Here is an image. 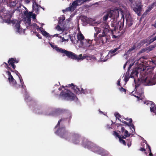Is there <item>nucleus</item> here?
Returning a JSON list of instances; mask_svg holds the SVG:
<instances>
[{
  "mask_svg": "<svg viewBox=\"0 0 156 156\" xmlns=\"http://www.w3.org/2000/svg\"><path fill=\"white\" fill-rule=\"evenodd\" d=\"M55 133L67 140H71L72 143L74 144H79L81 139L80 136L77 133H69L66 130L65 127H59Z\"/></svg>",
  "mask_w": 156,
  "mask_h": 156,
  "instance_id": "nucleus-1",
  "label": "nucleus"
},
{
  "mask_svg": "<svg viewBox=\"0 0 156 156\" xmlns=\"http://www.w3.org/2000/svg\"><path fill=\"white\" fill-rule=\"evenodd\" d=\"M69 58L76 60L79 61L80 60H83L86 59L87 60H91L94 59V57L92 55H87L86 54H84L83 56L81 54L78 56L75 53L71 52Z\"/></svg>",
  "mask_w": 156,
  "mask_h": 156,
  "instance_id": "nucleus-2",
  "label": "nucleus"
},
{
  "mask_svg": "<svg viewBox=\"0 0 156 156\" xmlns=\"http://www.w3.org/2000/svg\"><path fill=\"white\" fill-rule=\"evenodd\" d=\"M12 17V16L11 15L9 19L5 20V22L8 24L12 23L14 29L15 30L16 32L20 33L22 31L20 28V21L16 19L11 20L10 18Z\"/></svg>",
  "mask_w": 156,
  "mask_h": 156,
  "instance_id": "nucleus-3",
  "label": "nucleus"
},
{
  "mask_svg": "<svg viewBox=\"0 0 156 156\" xmlns=\"http://www.w3.org/2000/svg\"><path fill=\"white\" fill-rule=\"evenodd\" d=\"M59 96L63 99L68 101H72L77 99L76 96L73 93L68 90L65 93L61 92Z\"/></svg>",
  "mask_w": 156,
  "mask_h": 156,
  "instance_id": "nucleus-4",
  "label": "nucleus"
},
{
  "mask_svg": "<svg viewBox=\"0 0 156 156\" xmlns=\"http://www.w3.org/2000/svg\"><path fill=\"white\" fill-rule=\"evenodd\" d=\"M62 114H67L69 116L70 118L71 117V113L68 110L60 108L56 109L52 111L48 114V115L57 116Z\"/></svg>",
  "mask_w": 156,
  "mask_h": 156,
  "instance_id": "nucleus-5",
  "label": "nucleus"
},
{
  "mask_svg": "<svg viewBox=\"0 0 156 156\" xmlns=\"http://www.w3.org/2000/svg\"><path fill=\"white\" fill-rule=\"evenodd\" d=\"M66 87H71V88L74 90V92L77 94H79L82 93L86 94L88 93L89 90L87 89H83L82 88H78L76 86L74 85L73 83L69 84Z\"/></svg>",
  "mask_w": 156,
  "mask_h": 156,
  "instance_id": "nucleus-6",
  "label": "nucleus"
},
{
  "mask_svg": "<svg viewBox=\"0 0 156 156\" xmlns=\"http://www.w3.org/2000/svg\"><path fill=\"white\" fill-rule=\"evenodd\" d=\"M83 145L84 147L87 148L89 149H91L92 151L96 153H97L100 147L89 141H87L86 143L83 142Z\"/></svg>",
  "mask_w": 156,
  "mask_h": 156,
  "instance_id": "nucleus-7",
  "label": "nucleus"
},
{
  "mask_svg": "<svg viewBox=\"0 0 156 156\" xmlns=\"http://www.w3.org/2000/svg\"><path fill=\"white\" fill-rule=\"evenodd\" d=\"M106 31L107 30H104L102 34H100L98 36L99 42L103 44L108 41L110 38V36L106 33Z\"/></svg>",
  "mask_w": 156,
  "mask_h": 156,
  "instance_id": "nucleus-8",
  "label": "nucleus"
},
{
  "mask_svg": "<svg viewBox=\"0 0 156 156\" xmlns=\"http://www.w3.org/2000/svg\"><path fill=\"white\" fill-rule=\"evenodd\" d=\"M141 82L145 85H151L156 83V77L154 76L151 78L149 77H143L141 79Z\"/></svg>",
  "mask_w": 156,
  "mask_h": 156,
  "instance_id": "nucleus-9",
  "label": "nucleus"
},
{
  "mask_svg": "<svg viewBox=\"0 0 156 156\" xmlns=\"http://www.w3.org/2000/svg\"><path fill=\"white\" fill-rule=\"evenodd\" d=\"M49 44L51 48L53 49H55L58 52L63 54V56H66L68 58H69L71 51L59 48L57 45H54L50 43H49Z\"/></svg>",
  "mask_w": 156,
  "mask_h": 156,
  "instance_id": "nucleus-10",
  "label": "nucleus"
},
{
  "mask_svg": "<svg viewBox=\"0 0 156 156\" xmlns=\"http://www.w3.org/2000/svg\"><path fill=\"white\" fill-rule=\"evenodd\" d=\"M122 13H121L122 15V19H123V22L119 21L118 23H117L115 25V27L114 28V30L116 31V30H117L118 28L119 31L121 30L123 28L124 26V15L123 14V12L121 11Z\"/></svg>",
  "mask_w": 156,
  "mask_h": 156,
  "instance_id": "nucleus-11",
  "label": "nucleus"
},
{
  "mask_svg": "<svg viewBox=\"0 0 156 156\" xmlns=\"http://www.w3.org/2000/svg\"><path fill=\"white\" fill-rule=\"evenodd\" d=\"M110 16L111 17L113 18L115 20H117L119 16V12L118 9H115L113 10H110L108 11Z\"/></svg>",
  "mask_w": 156,
  "mask_h": 156,
  "instance_id": "nucleus-12",
  "label": "nucleus"
},
{
  "mask_svg": "<svg viewBox=\"0 0 156 156\" xmlns=\"http://www.w3.org/2000/svg\"><path fill=\"white\" fill-rule=\"evenodd\" d=\"M143 6V5L141 4H136V6L133 8V10L138 16H140L141 14Z\"/></svg>",
  "mask_w": 156,
  "mask_h": 156,
  "instance_id": "nucleus-13",
  "label": "nucleus"
},
{
  "mask_svg": "<svg viewBox=\"0 0 156 156\" xmlns=\"http://www.w3.org/2000/svg\"><path fill=\"white\" fill-rule=\"evenodd\" d=\"M8 62L9 65H11L13 69H15L16 66L14 65V63H18L19 60H16V58H11L9 59Z\"/></svg>",
  "mask_w": 156,
  "mask_h": 156,
  "instance_id": "nucleus-14",
  "label": "nucleus"
},
{
  "mask_svg": "<svg viewBox=\"0 0 156 156\" xmlns=\"http://www.w3.org/2000/svg\"><path fill=\"white\" fill-rule=\"evenodd\" d=\"M145 103L147 105H150V111L151 112L156 113V105H155L152 101H149L145 102Z\"/></svg>",
  "mask_w": 156,
  "mask_h": 156,
  "instance_id": "nucleus-15",
  "label": "nucleus"
},
{
  "mask_svg": "<svg viewBox=\"0 0 156 156\" xmlns=\"http://www.w3.org/2000/svg\"><path fill=\"white\" fill-rule=\"evenodd\" d=\"M97 153L103 156H108L109 154L108 151L101 147L98 150Z\"/></svg>",
  "mask_w": 156,
  "mask_h": 156,
  "instance_id": "nucleus-16",
  "label": "nucleus"
},
{
  "mask_svg": "<svg viewBox=\"0 0 156 156\" xmlns=\"http://www.w3.org/2000/svg\"><path fill=\"white\" fill-rule=\"evenodd\" d=\"M8 80L9 82L11 83L13 85L15 86V87L16 88H18L20 87V85L17 84L16 80L14 79L13 76L11 78H8Z\"/></svg>",
  "mask_w": 156,
  "mask_h": 156,
  "instance_id": "nucleus-17",
  "label": "nucleus"
},
{
  "mask_svg": "<svg viewBox=\"0 0 156 156\" xmlns=\"http://www.w3.org/2000/svg\"><path fill=\"white\" fill-rule=\"evenodd\" d=\"M125 119L128 121V122L123 121H122V122L123 123L125 126H127L129 127H135L133 123H132L133 121L132 119L127 118Z\"/></svg>",
  "mask_w": 156,
  "mask_h": 156,
  "instance_id": "nucleus-18",
  "label": "nucleus"
},
{
  "mask_svg": "<svg viewBox=\"0 0 156 156\" xmlns=\"http://www.w3.org/2000/svg\"><path fill=\"white\" fill-rule=\"evenodd\" d=\"M77 38L78 43L79 41L80 42V43L82 45L83 44V41H85L86 40L84 39V37L83 35L81 33L78 34H77Z\"/></svg>",
  "mask_w": 156,
  "mask_h": 156,
  "instance_id": "nucleus-19",
  "label": "nucleus"
},
{
  "mask_svg": "<svg viewBox=\"0 0 156 156\" xmlns=\"http://www.w3.org/2000/svg\"><path fill=\"white\" fill-rule=\"evenodd\" d=\"M139 72L137 69H134L133 70L132 72L131 73L130 77L131 78L137 77H138V74Z\"/></svg>",
  "mask_w": 156,
  "mask_h": 156,
  "instance_id": "nucleus-20",
  "label": "nucleus"
},
{
  "mask_svg": "<svg viewBox=\"0 0 156 156\" xmlns=\"http://www.w3.org/2000/svg\"><path fill=\"white\" fill-rule=\"evenodd\" d=\"M39 5L37 3L34 4V5L33 4L32 5L33 9L35 11V12L37 14H39Z\"/></svg>",
  "mask_w": 156,
  "mask_h": 156,
  "instance_id": "nucleus-21",
  "label": "nucleus"
},
{
  "mask_svg": "<svg viewBox=\"0 0 156 156\" xmlns=\"http://www.w3.org/2000/svg\"><path fill=\"white\" fill-rule=\"evenodd\" d=\"M78 5H79L77 3L76 0H75L72 2V5L69 6V8H72L73 9V11L76 8Z\"/></svg>",
  "mask_w": 156,
  "mask_h": 156,
  "instance_id": "nucleus-22",
  "label": "nucleus"
},
{
  "mask_svg": "<svg viewBox=\"0 0 156 156\" xmlns=\"http://www.w3.org/2000/svg\"><path fill=\"white\" fill-rule=\"evenodd\" d=\"M69 37L71 41L74 44H77L78 43L77 41V38H76L75 36H71L69 35Z\"/></svg>",
  "mask_w": 156,
  "mask_h": 156,
  "instance_id": "nucleus-23",
  "label": "nucleus"
},
{
  "mask_svg": "<svg viewBox=\"0 0 156 156\" xmlns=\"http://www.w3.org/2000/svg\"><path fill=\"white\" fill-rule=\"evenodd\" d=\"M20 83L21 84V85H20V87H21L23 89H24V90L26 93H27L26 91V87L24 84L23 80V79H21L20 80Z\"/></svg>",
  "mask_w": 156,
  "mask_h": 156,
  "instance_id": "nucleus-24",
  "label": "nucleus"
},
{
  "mask_svg": "<svg viewBox=\"0 0 156 156\" xmlns=\"http://www.w3.org/2000/svg\"><path fill=\"white\" fill-rule=\"evenodd\" d=\"M120 48V46H119L116 48H115L114 49H112L109 51V52L113 55H116V53L115 54V53ZM119 52V51H118L117 53H118Z\"/></svg>",
  "mask_w": 156,
  "mask_h": 156,
  "instance_id": "nucleus-25",
  "label": "nucleus"
},
{
  "mask_svg": "<svg viewBox=\"0 0 156 156\" xmlns=\"http://www.w3.org/2000/svg\"><path fill=\"white\" fill-rule=\"evenodd\" d=\"M153 4H154V3ZM153 8V4H152L151 6H149L148 7V9H147L144 12L143 15H146L147 14V13L149 12Z\"/></svg>",
  "mask_w": 156,
  "mask_h": 156,
  "instance_id": "nucleus-26",
  "label": "nucleus"
},
{
  "mask_svg": "<svg viewBox=\"0 0 156 156\" xmlns=\"http://www.w3.org/2000/svg\"><path fill=\"white\" fill-rule=\"evenodd\" d=\"M156 47V44L152 45H150L147 48L146 50L148 51L147 52H149L152 51L154 48Z\"/></svg>",
  "mask_w": 156,
  "mask_h": 156,
  "instance_id": "nucleus-27",
  "label": "nucleus"
},
{
  "mask_svg": "<svg viewBox=\"0 0 156 156\" xmlns=\"http://www.w3.org/2000/svg\"><path fill=\"white\" fill-rule=\"evenodd\" d=\"M108 17L111 18V17H110V14H109V12L108 11L106 13V14H105L103 18V21H106Z\"/></svg>",
  "mask_w": 156,
  "mask_h": 156,
  "instance_id": "nucleus-28",
  "label": "nucleus"
},
{
  "mask_svg": "<svg viewBox=\"0 0 156 156\" xmlns=\"http://www.w3.org/2000/svg\"><path fill=\"white\" fill-rule=\"evenodd\" d=\"M32 14H33L32 12H28V11H25L24 12V15L27 18L30 19L32 16Z\"/></svg>",
  "mask_w": 156,
  "mask_h": 156,
  "instance_id": "nucleus-29",
  "label": "nucleus"
},
{
  "mask_svg": "<svg viewBox=\"0 0 156 156\" xmlns=\"http://www.w3.org/2000/svg\"><path fill=\"white\" fill-rule=\"evenodd\" d=\"M90 0H76V1L78 4V5H80L83 4L84 2L87 1H89Z\"/></svg>",
  "mask_w": 156,
  "mask_h": 156,
  "instance_id": "nucleus-30",
  "label": "nucleus"
},
{
  "mask_svg": "<svg viewBox=\"0 0 156 156\" xmlns=\"http://www.w3.org/2000/svg\"><path fill=\"white\" fill-rule=\"evenodd\" d=\"M40 30L42 32V34L44 36L46 37H48L49 36V34L44 30H43V28H42V30L40 29Z\"/></svg>",
  "mask_w": 156,
  "mask_h": 156,
  "instance_id": "nucleus-31",
  "label": "nucleus"
},
{
  "mask_svg": "<svg viewBox=\"0 0 156 156\" xmlns=\"http://www.w3.org/2000/svg\"><path fill=\"white\" fill-rule=\"evenodd\" d=\"M67 119V118H61L58 122V123L55 127H59L60 126V123L61 122H63L65 121Z\"/></svg>",
  "mask_w": 156,
  "mask_h": 156,
  "instance_id": "nucleus-32",
  "label": "nucleus"
},
{
  "mask_svg": "<svg viewBox=\"0 0 156 156\" xmlns=\"http://www.w3.org/2000/svg\"><path fill=\"white\" fill-rule=\"evenodd\" d=\"M126 25L128 27H130L133 24V21L126 19Z\"/></svg>",
  "mask_w": 156,
  "mask_h": 156,
  "instance_id": "nucleus-33",
  "label": "nucleus"
},
{
  "mask_svg": "<svg viewBox=\"0 0 156 156\" xmlns=\"http://www.w3.org/2000/svg\"><path fill=\"white\" fill-rule=\"evenodd\" d=\"M146 42L147 41L146 40H141L140 42L138 44V47L142 46L143 44L146 43Z\"/></svg>",
  "mask_w": 156,
  "mask_h": 156,
  "instance_id": "nucleus-34",
  "label": "nucleus"
},
{
  "mask_svg": "<svg viewBox=\"0 0 156 156\" xmlns=\"http://www.w3.org/2000/svg\"><path fill=\"white\" fill-rule=\"evenodd\" d=\"M115 115L116 117V119H118V120H119L120 122L121 121V120L120 119V118H121V115L118 113H115Z\"/></svg>",
  "mask_w": 156,
  "mask_h": 156,
  "instance_id": "nucleus-35",
  "label": "nucleus"
},
{
  "mask_svg": "<svg viewBox=\"0 0 156 156\" xmlns=\"http://www.w3.org/2000/svg\"><path fill=\"white\" fill-rule=\"evenodd\" d=\"M17 3V2L16 1H12L10 3V5L11 7H15Z\"/></svg>",
  "mask_w": 156,
  "mask_h": 156,
  "instance_id": "nucleus-36",
  "label": "nucleus"
},
{
  "mask_svg": "<svg viewBox=\"0 0 156 156\" xmlns=\"http://www.w3.org/2000/svg\"><path fill=\"white\" fill-rule=\"evenodd\" d=\"M136 46L135 44L133 45V46L131 47L130 48L129 50H128L127 52H130L133 50H135L136 48Z\"/></svg>",
  "mask_w": 156,
  "mask_h": 156,
  "instance_id": "nucleus-37",
  "label": "nucleus"
},
{
  "mask_svg": "<svg viewBox=\"0 0 156 156\" xmlns=\"http://www.w3.org/2000/svg\"><path fill=\"white\" fill-rule=\"evenodd\" d=\"M3 64H5V67L8 70H10L12 72H13V70H12L11 68L9 67L8 64L4 62Z\"/></svg>",
  "mask_w": 156,
  "mask_h": 156,
  "instance_id": "nucleus-38",
  "label": "nucleus"
},
{
  "mask_svg": "<svg viewBox=\"0 0 156 156\" xmlns=\"http://www.w3.org/2000/svg\"><path fill=\"white\" fill-rule=\"evenodd\" d=\"M113 134L116 137L119 138V139L120 137V136L119 135V133L115 131L113 132Z\"/></svg>",
  "mask_w": 156,
  "mask_h": 156,
  "instance_id": "nucleus-39",
  "label": "nucleus"
},
{
  "mask_svg": "<svg viewBox=\"0 0 156 156\" xmlns=\"http://www.w3.org/2000/svg\"><path fill=\"white\" fill-rule=\"evenodd\" d=\"M119 141L121 143H122L123 145L126 146V143L125 141L123 140L120 137L119 139Z\"/></svg>",
  "mask_w": 156,
  "mask_h": 156,
  "instance_id": "nucleus-40",
  "label": "nucleus"
},
{
  "mask_svg": "<svg viewBox=\"0 0 156 156\" xmlns=\"http://www.w3.org/2000/svg\"><path fill=\"white\" fill-rule=\"evenodd\" d=\"M69 7L68 8H67L65 9H63L62 10V12L63 13H64L66 12H67L68 11H73V9H72V8L70 9Z\"/></svg>",
  "mask_w": 156,
  "mask_h": 156,
  "instance_id": "nucleus-41",
  "label": "nucleus"
},
{
  "mask_svg": "<svg viewBox=\"0 0 156 156\" xmlns=\"http://www.w3.org/2000/svg\"><path fill=\"white\" fill-rule=\"evenodd\" d=\"M94 28L96 32L98 33L99 34L101 32V29L100 28L97 27H94Z\"/></svg>",
  "mask_w": 156,
  "mask_h": 156,
  "instance_id": "nucleus-42",
  "label": "nucleus"
},
{
  "mask_svg": "<svg viewBox=\"0 0 156 156\" xmlns=\"http://www.w3.org/2000/svg\"><path fill=\"white\" fill-rule=\"evenodd\" d=\"M129 76H127L125 75L124 78V80L125 81V82H127L129 80Z\"/></svg>",
  "mask_w": 156,
  "mask_h": 156,
  "instance_id": "nucleus-43",
  "label": "nucleus"
},
{
  "mask_svg": "<svg viewBox=\"0 0 156 156\" xmlns=\"http://www.w3.org/2000/svg\"><path fill=\"white\" fill-rule=\"evenodd\" d=\"M65 20V18L64 19L63 18H59L58 21V23L59 24H61L62 23H63L64 20Z\"/></svg>",
  "mask_w": 156,
  "mask_h": 156,
  "instance_id": "nucleus-44",
  "label": "nucleus"
},
{
  "mask_svg": "<svg viewBox=\"0 0 156 156\" xmlns=\"http://www.w3.org/2000/svg\"><path fill=\"white\" fill-rule=\"evenodd\" d=\"M124 135L126 137H128L130 136V135L129 134L128 132L126 130L124 132Z\"/></svg>",
  "mask_w": 156,
  "mask_h": 156,
  "instance_id": "nucleus-45",
  "label": "nucleus"
},
{
  "mask_svg": "<svg viewBox=\"0 0 156 156\" xmlns=\"http://www.w3.org/2000/svg\"><path fill=\"white\" fill-rule=\"evenodd\" d=\"M6 74H8L9 76L8 78H11V77L12 76L10 71H6Z\"/></svg>",
  "mask_w": 156,
  "mask_h": 156,
  "instance_id": "nucleus-46",
  "label": "nucleus"
},
{
  "mask_svg": "<svg viewBox=\"0 0 156 156\" xmlns=\"http://www.w3.org/2000/svg\"><path fill=\"white\" fill-rule=\"evenodd\" d=\"M147 145L148 146V148L149 149V155L150 156H153V154L151 152V147H150V146L148 144H147Z\"/></svg>",
  "mask_w": 156,
  "mask_h": 156,
  "instance_id": "nucleus-47",
  "label": "nucleus"
},
{
  "mask_svg": "<svg viewBox=\"0 0 156 156\" xmlns=\"http://www.w3.org/2000/svg\"><path fill=\"white\" fill-rule=\"evenodd\" d=\"M113 31H115L114 30V29L111 30L112 33V37L113 38H117V36L113 35Z\"/></svg>",
  "mask_w": 156,
  "mask_h": 156,
  "instance_id": "nucleus-48",
  "label": "nucleus"
},
{
  "mask_svg": "<svg viewBox=\"0 0 156 156\" xmlns=\"http://www.w3.org/2000/svg\"><path fill=\"white\" fill-rule=\"evenodd\" d=\"M155 40H156L155 39L154 37L153 38L151 39L149 41V44H150L151 43L153 42Z\"/></svg>",
  "mask_w": 156,
  "mask_h": 156,
  "instance_id": "nucleus-49",
  "label": "nucleus"
},
{
  "mask_svg": "<svg viewBox=\"0 0 156 156\" xmlns=\"http://www.w3.org/2000/svg\"><path fill=\"white\" fill-rule=\"evenodd\" d=\"M119 90L122 92H126V90L122 87H121L119 88Z\"/></svg>",
  "mask_w": 156,
  "mask_h": 156,
  "instance_id": "nucleus-50",
  "label": "nucleus"
},
{
  "mask_svg": "<svg viewBox=\"0 0 156 156\" xmlns=\"http://www.w3.org/2000/svg\"><path fill=\"white\" fill-rule=\"evenodd\" d=\"M35 34H36V35L40 39L41 38V37H40V35L39 34V33H38L37 32H35Z\"/></svg>",
  "mask_w": 156,
  "mask_h": 156,
  "instance_id": "nucleus-51",
  "label": "nucleus"
},
{
  "mask_svg": "<svg viewBox=\"0 0 156 156\" xmlns=\"http://www.w3.org/2000/svg\"><path fill=\"white\" fill-rule=\"evenodd\" d=\"M30 98V96L28 94H26L25 96V100H27Z\"/></svg>",
  "mask_w": 156,
  "mask_h": 156,
  "instance_id": "nucleus-52",
  "label": "nucleus"
},
{
  "mask_svg": "<svg viewBox=\"0 0 156 156\" xmlns=\"http://www.w3.org/2000/svg\"><path fill=\"white\" fill-rule=\"evenodd\" d=\"M32 18L33 19H36V15L35 14H32Z\"/></svg>",
  "mask_w": 156,
  "mask_h": 156,
  "instance_id": "nucleus-53",
  "label": "nucleus"
},
{
  "mask_svg": "<svg viewBox=\"0 0 156 156\" xmlns=\"http://www.w3.org/2000/svg\"><path fill=\"white\" fill-rule=\"evenodd\" d=\"M13 71V72H14L16 74V75L18 76L20 74V73L18 72L16 70H15V71Z\"/></svg>",
  "mask_w": 156,
  "mask_h": 156,
  "instance_id": "nucleus-54",
  "label": "nucleus"
},
{
  "mask_svg": "<svg viewBox=\"0 0 156 156\" xmlns=\"http://www.w3.org/2000/svg\"><path fill=\"white\" fill-rule=\"evenodd\" d=\"M56 29L58 30H61V27H60L59 25H57L56 27Z\"/></svg>",
  "mask_w": 156,
  "mask_h": 156,
  "instance_id": "nucleus-55",
  "label": "nucleus"
},
{
  "mask_svg": "<svg viewBox=\"0 0 156 156\" xmlns=\"http://www.w3.org/2000/svg\"><path fill=\"white\" fill-rule=\"evenodd\" d=\"M140 150L142 151H146L144 147H141Z\"/></svg>",
  "mask_w": 156,
  "mask_h": 156,
  "instance_id": "nucleus-56",
  "label": "nucleus"
},
{
  "mask_svg": "<svg viewBox=\"0 0 156 156\" xmlns=\"http://www.w3.org/2000/svg\"><path fill=\"white\" fill-rule=\"evenodd\" d=\"M129 71L127 70L126 73V76H129Z\"/></svg>",
  "mask_w": 156,
  "mask_h": 156,
  "instance_id": "nucleus-57",
  "label": "nucleus"
},
{
  "mask_svg": "<svg viewBox=\"0 0 156 156\" xmlns=\"http://www.w3.org/2000/svg\"><path fill=\"white\" fill-rule=\"evenodd\" d=\"M62 41H69L68 39H65L63 37L62 38Z\"/></svg>",
  "mask_w": 156,
  "mask_h": 156,
  "instance_id": "nucleus-58",
  "label": "nucleus"
},
{
  "mask_svg": "<svg viewBox=\"0 0 156 156\" xmlns=\"http://www.w3.org/2000/svg\"><path fill=\"white\" fill-rule=\"evenodd\" d=\"M117 84L118 86H121L120 85V79L118 80L117 81Z\"/></svg>",
  "mask_w": 156,
  "mask_h": 156,
  "instance_id": "nucleus-59",
  "label": "nucleus"
},
{
  "mask_svg": "<svg viewBox=\"0 0 156 156\" xmlns=\"http://www.w3.org/2000/svg\"><path fill=\"white\" fill-rule=\"evenodd\" d=\"M33 2V4L34 5V4L37 3L36 0H32Z\"/></svg>",
  "mask_w": 156,
  "mask_h": 156,
  "instance_id": "nucleus-60",
  "label": "nucleus"
},
{
  "mask_svg": "<svg viewBox=\"0 0 156 156\" xmlns=\"http://www.w3.org/2000/svg\"><path fill=\"white\" fill-rule=\"evenodd\" d=\"M25 1L26 4H29L30 2L29 0H25Z\"/></svg>",
  "mask_w": 156,
  "mask_h": 156,
  "instance_id": "nucleus-61",
  "label": "nucleus"
},
{
  "mask_svg": "<svg viewBox=\"0 0 156 156\" xmlns=\"http://www.w3.org/2000/svg\"><path fill=\"white\" fill-rule=\"evenodd\" d=\"M146 51H147L146 50V49H143L141 51H140V52L141 53H142V52H144Z\"/></svg>",
  "mask_w": 156,
  "mask_h": 156,
  "instance_id": "nucleus-62",
  "label": "nucleus"
},
{
  "mask_svg": "<svg viewBox=\"0 0 156 156\" xmlns=\"http://www.w3.org/2000/svg\"><path fill=\"white\" fill-rule=\"evenodd\" d=\"M98 34V33H97V32L95 33L94 34V37H96Z\"/></svg>",
  "mask_w": 156,
  "mask_h": 156,
  "instance_id": "nucleus-63",
  "label": "nucleus"
},
{
  "mask_svg": "<svg viewBox=\"0 0 156 156\" xmlns=\"http://www.w3.org/2000/svg\"><path fill=\"white\" fill-rule=\"evenodd\" d=\"M111 27H114V28L115 27V24L114 23H112L111 24Z\"/></svg>",
  "mask_w": 156,
  "mask_h": 156,
  "instance_id": "nucleus-64",
  "label": "nucleus"
}]
</instances>
